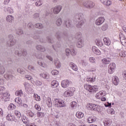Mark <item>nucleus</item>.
Masks as SVG:
<instances>
[{"label":"nucleus","instance_id":"obj_1","mask_svg":"<svg viewBox=\"0 0 126 126\" xmlns=\"http://www.w3.org/2000/svg\"><path fill=\"white\" fill-rule=\"evenodd\" d=\"M75 17L79 20L78 24H77L76 27L77 28H81L85 23V19L83 17V14L82 13H77L76 14Z\"/></svg>","mask_w":126,"mask_h":126},{"label":"nucleus","instance_id":"obj_2","mask_svg":"<svg viewBox=\"0 0 126 126\" xmlns=\"http://www.w3.org/2000/svg\"><path fill=\"white\" fill-rule=\"evenodd\" d=\"M84 88L90 92L91 93H96V91H98V86H91L90 85L85 84Z\"/></svg>","mask_w":126,"mask_h":126},{"label":"nucleus","instance_id":"obj_3","mask_svg":"<svg viewBox=\"0 0 126 126\" xmlns=\"http://www.w3.org/2000/svg\"><path fill=\"white\" fill-rule=\"evenodd\" d=\"M24 86L26 92L28 93V94H32L34 92L33 85L29 84L28 82H25Z\"/></svg>","mask_w":126,"mask_h":126},{"label":"nucleus","instance_id":"obj_4","mask_svg":"<svg viewBox=\"0 0 126 126\" xmlns=\"http://www.w3.org/2000/svg\"><path fill=\"white\" fill-rule=\"evenodd\" d=\"M10 95L9 92L0 93V101L4 100L5 102L9 101V99H10Z\"/></svg>","mask_w":126,"mask_h":126},{"label":"nucleus","instance_id":"obj_5","mask_svg":"<svg viewBox=\"0 0 126 126\" xmlns=\"http://www.w3.org/2000/svg\"><path fill=\"white\" fill-rule=\"evenodd\" d=\"M36 58L39 59L37 61V63L40 65V66H42V67H46L47 66V64H46V63H45L43 61H41V60H44L45 58L44 55L39 54L36 56Z\"/></svg>","mask_w":126,"mask_h":126},{"label":"nucleus","instance_id":"obj_6","mask_svg":"<svg viewBox=\"0 0 126 126\" xmlns=\"http://www.w3.org/2000/svg\"><path fill=\"white\" fill-rule=\"evenodd\" d=\"M54 104L56 107H59L60 108L65 107V104L63 100L59 99H54Z\"/></svg>","mask_w":126,"mask_h":126},{"label":"nucleus","instance_id":"obj_7","mask_svg":"<svg viewBox=\"0 0 126 126\" xmlns=\"http://www.w3.org/2000/svg\"><path fill=\"white\" fill-rule=\"evenodd\" d=\"M63 9V6L62 5H56L55 7L52 8V10L54 13V14H59L60 12Z\"/></svg>","mask_w":126,"mask_h":126},{"label":"nucleus","instance_id":"obj_8","mask_svg":"<svg viewBox=\"0 0 126 126\" xmlns=\"http://www.w3.org/2000/svg\"><path fill=\"white\" fill-rule=\"evenodd\" d=\"M87 107L88 110H93L94 111L99 110V105L93 103H88Z\"/></svg>","mask_w":126,"mask_h":126},{"label":"nucleus","instance_id":"obj_9","mask_svg":"<svg viewBox=\"0 0 126 126\" xmlns=\"http://www.w3.org/2000/svg\"><path fill=\"white\" fill-rule=\"evenodd\" d=\"M8 38L9 40L7 42L8 47H12V46L15 45V40L13 39V36L12 35H9Z\"/></svg>","mask_w":126,"mask_h":126},{"label":"nucleus","instance_id":"obj_10","mask_svg":"<svg viewBox=\"0 0 126 126\" xmlns=\"http://www.w3.org/2000/svg\"><path fill=\"white\" fill-rule=\"evenodd\" d=\"M95 97L97 99H101V101H106V97H105V95L102 91L97 93L95 95Z\"/></svg>","mask_w":126,"mask_h":126},{"label":"nucleus","instance_id":"obj_11","mask_svg":"<svg viewBox=\"0 0 126 126\" xmlns=\"http://www.w3.org/2000/svg\"><path fill=\"white\" fill-rule=\"evenodd\" d=\"M104 22H105V18L104 17H99L95 20V24L96 25L99 26L102 25Z\"/></svg>","mask_w":126,"mask_h":126},{"label":"nucleus","instance_id":"obj_12","mask_svg":"<svg viewBox=\"0 0 126 126\" xmlns=\"http://www.w3.org/2000/svg\"><path fill=\"white\" fill-rule=\"evenodd\" d=\"M119 39L123 46H124V47H126V38L125 36V35H124V34H123L122 33H120L119 34Z\"/></svg>","mask_w":126,"mask_h":126},{"label":"nucleus","instance_id":"obj_13","mask_svg":"<svg viewBox=\"0 0 126 126\" xmlns=\"http://www.w3.org/2000/svg\"><path fill=\"white\" fill-rule=\"evenodd\" d=\"M116 68V63H112L108 65V73L112 74L115 71Z\"/></svg>","mask_w":126,"mask_h":126},{"label":"nucleus","instance_id":"obj_14","mask_svg":"<svg viewBox=\"0 0 126 126\" xmlns=\"http://www.w3.org/2000/svg\"><path fill=\"white\" fill-rule=\"evenodd\" d=\"M70 83H71V82L69 81V80H64L62 81L61 85L63 88H66L68 87V86H69V84H70Z\"/></svg>","mask_w":126,"mask_h":126},{"label":"nucleus","instance_id":"obj_15","mask_svg":"<svg viewBox=\"0 0 126 126\" xmlns=\"http://www.w3.org/2000/svg\"><path fill=\"white\" fill-rule=\"evenodd\" d=\"M77 47L78 48H82V47H84V41L82 39H79L78 40L77 42Z\"/></svg>","mask_w":126,"mask_h":126},{"label":"nucleus","instance_id":"obj_16","mask_svg":"<svg viewBox=\"0 0 126 126\" xmlns=\"http://www.w3.org/2000/svg\"><path fill=\"white\" fill-rule=\"evenodd\" d=\"M63 95L65 97H71L73 95V92L71 91L67 90L64 92Z\"/></svg>","mask_w":126,"mask_h":126},{"label":"nucleus","instance_id":"obj_17","mask_svg":"<svg viewBox=\"0 0 126 126\" xmlns=\"http://www.w3.org/2000/svg\"><path fill=\"white\" fill-rule=\"evenodd\" d=\"M92 51L94 54H95V55H101V51H100V50L95 46H93L92 47Z\"/></svg>","mask_w":126,"mask_h":126},{"label":"nucleus","instance_id":"obj_18","mask_svg":"<svg viewBox=\"0 0 126 126\" xmlns=\"http://www.w3.org/2000/svg\"><path fill=\"white\" fill-rule=\"evenodd\" d=\"M119 82H120V81L119 80V78L118 77L115 76L113 77L112 78V83L115 85H118L119 84Z\"/></svg>","mask_w":126,"mask_h":126},{"label":"nucleus","instance_id":"obj_19","mask_svg":"<svg viewBox=\"0 0 126 126\" xmlns=\"http://www.w3.org/2000/svg\"><path fill=\"white\" fill-rule=\"evenodd\" d=\"M111 59L109 58H104L102 60V63L103 64H109L111 63Z\"/></svg>","mask_w":126,"mask_h":126},{"label":"nucleus","instance_id":"obj_20","mask_svg":"<svg viewBox=\"0 0 126 126\" xmlns=\"http://www.w3.org/2000/svg\"><path fill=\"white\" fill-rule=\"evenodd\" d=\"M69 65L70 67L73 69V70H74L75 71H77V70H78L77 66L74 63L71 62L69 63Z\"/></svg>","mask_w":126,"mask_h":126},{"label":"nucleus","instance_id":"obj_21","mask_svg":"<svg viewBox=\"0 0 126 126\" xmlns=\"http://www.w3.org/2000/svg\"><path fill=\"white\" fill-rule=\"evenodd\" d=\"M36 50H37L38 51H40V52H45L46 51V49L45 48V47L42 45H37L36 46Z\"/></svg>","mask_w":126,"mask_h":126},{"label":"nucleus","instance_id":"obj_22","mask_svg":"<svg viewBox=\"0 0 126 126\" xmlns=\"http://www.w3.org/2000/svg\"><path fill=\"white\" fill-rule=\"evenodd\" d=\"M40 77L42 78H44L45 79H49L50 77V75L48 74V73H42L39 74Z\"/></svg>","mask_w":126,"mask_h":126},{"label":"nucleus","instance_id":"obj_23","mask_svg":"<svg viewBox=\"0 0 126 126\" xmlns=\"http://www.w3.org/2000/svg\"><path fill=\"white\" fill-rule=\"evenodd\" d=\"M103 40L104 45H106V46H110L111 45V40L109 38L105 37Z\"/></svg>","mask_w":126,"mask_h":126},{"label":"nucleus","instance_id":"obj_24","mask_svg":"<svg viewBox=\"0 0 126 126\" xmlns=\"http://www.w3.org/2000/svg\"><path fill=\"white\" fill-rule=\"evenodd\" d=\"M103 124L105 126H111V124H112V120L110 119H106L104 121H103Z\"/></svg>","mask_w":126,"mask_h":126},{"label":"nucleus","instance_id":"obj_25","mask_svg":"<svg viewBox=\"0 0 126 126\" xmlns=\"http://www.w3.org/2000/svg\"><path fill=\"white\" fill-rule=\"evenodd\" d=\"M59 82L56 80H54L51 82L52 87L53 88H56L57 87H59Z\"/></svg>","mask_w":126,"mask_h":126},{"label":"nucleus","instance_id":"obj_26","mask_svg":"<svg viewBox=\"0 0 126 126\" xmlns=\"http://www.w3.org/2000/svg\"><path fill=\"white\" fill-rule=\"evenodd\" d=\"M54 63L57 68H60V67L62 66V64H61V62H60V60H59V59H56L54 61Z\"/></svg>","mask_w":126,"mask_h":126},{"label":"nucleus","instance_id":"obj_27","mask_svg":"<svg viewBox=\"0 0 126 126\" xmlns=\"http://www.w3.org/2000/svg\"><path fill=\"white\" fill-rule=\"evenodd\" d=\"M88 123H89L90 124H91L92 123H94V122H96V118L92 116L90 117L87 119Z\"/></svg>","mask_w":126,"mask_h":126},{"label":"nucleus","instance_id":"obj_28","mask_svg":"<svg viewBox=\"0 0 126 126\" xmlns=\"http://www.w3.org/2000/svg\"><path fill=\"white\" fill-rule=\"evenodd\" d=\"M4 77L6 79H11L13 76L10 72H7L4 74Z\"/></svg>","mask_w":126,"mask_h":126},{"label":"nucleus","instance_id":"obj_29","mask_svg":"<svg viewBox=\"0 0 126 126\" xmlns=\"http://www.w3.org/2000/svg\"><path fill=\"white\" fill-rule=\"evenodd\" d=\"M6 119L7 121H9V122H12L13 121V116L11 114H8L6 116Z\"/></svg>","mask_w":126,"mask_h":126},{"label":"nucleus","instance_id":"obj_30","mask_svg":"<svg viewBox=\"0 0 126 126\" xmlns=\"http://www.w3.org/2000/svg\"><path fill=\"white\" fill-rule=\"evenodd\" d=\"M76 117L78 119H81L84 117V114L81 112H77L76 113Z\"/></svg>","mask_w":126,"mask_h":126},{"label":"nucleus","instance_id":"obj_31","mask_svg":"<svg viewBox=\"0 0 126 126\" xmlns=\"http://www.w3.org/2000/svg\"><path fill=\"white\" fill-rule=\"evenodd\" d=\"M97 46H98V47H102L103 46V42H102V40L100 39H96L95 41Z\"/></svg>","mask_w":126,"mask_h":126},{"label":"nucleus","instance_id":"obj_32","mask_svg":"<svg viewBox=\"0 0 126 126\" xmlns=\"http://www.w3.org/2000/svg\"><path fill=\"white\" fill-rule=\"evenodd\" d=\"M15 95L17 97H21L23 96V92L22 90L17 91L15 92Z\"/></svg>","mask_w":126,"mask_h":126},{"label":"nucleus","instance_id":"obj_33","mask_svg":"<svg viewBox=\"0 0 126 126\" xmlns=\"http://www.w3.org/2000/svg\"><path fill=\"white\" fill-rule=\"evenodd\" d=\"M63 23V20L61 18H59L56 20V24L57 26H61Z\"/></svg>","mask_w":126,"mask_h":126},{"label":"nucleus","instance_id":"obj_34","mask_svg":"<svg viewBox=\"0 0 126 126\" xmlns=\"http://www.w3.org/2000/svg\"><path fill=\"white\" fill-rule=\"evenodd\" d=\"M118 50L120 51V53H119V55L122 58H126V51H121L120 49H118Z\"/></svg>","mask_w":126,"mask_h":126},{"label":"nucleus","instance_id":"obj_35","mask_svg":"<svg viewBox=\"0 0 126 126\" xmlns=\"http://www.w3.org/2000/svg\"><path fill=\"white\" fill-rule=\"evenodd\" d=\"M90 2V1H85L83 2V5L85 6V7H86V8H90L91 7V6L89 5Z\"/></svg>","mask_w":126,"mask_h":126},{"label":"nucleus","instance_id":"obj_36","mask_svg":"<svg viewBox=\"0 0 126 126\" xmlns=\"http://www.w3.org/2000/svg\"><path fill=\"white\" fill-rule=\"evenodd\" d=\"M81 36H82V33L80 32H78L75 34V38L77 40H79V39H81Z\"/></svg>","mask_w":126,"mask_h":126},{"label":"nucleus","instance_id":"obj_37","mask_svg":"<svg viewBox=\"0 0 126 126\" xmlns=\"http://www.w3.org/2000/svg\"><path fill=\"white\" fill-rule=\"evenodd\" d=\"M108 28H109V25L107 23H105L101 27V30L102 31H106Z\"/></svg>","mask_w":126,"mask_h":126},{"label":"nucleus","instance_id":"obj_38","mask_svg":"<svg viewBox=\"0 0 126 126\" xmlns=\"http://www.w3.org/2000/svg\"><path fill=\"white\" fill-rule=\"evenodd\" d=\"M14 18L13 16H11V15H8L7 17H6V20L8 22H9L10 23H11V22H12V20H13Z\"/></svg>","mask_w":126,"mask_h":126},{"label":"nucleus","instance_id":"obj_39","mask_svg":"<svg viewBox=\"0 0 126 126\" xmlns=\"http://www.w3.org/2000/svg\"><path fill=\"white\" fill-rule=\"evenodd\" d=\"M43 3H44L43 0H39L35 2V5H36V6H41Z\"/></svg>","mask_w":126,"mask_h":126},{"label":"nucleus","instance_id":"obj_40","mask_svg":"<svg viewBox=\"0 0 126 126\" xmlns=\"http://www.w3.org/2000/svg\"><path fill=\"white\" fill-rule=\"evenodd\" d=\"M96 80V77H88L87 78V81L90 82H94Z\"/></svg>","mask_w":126,"mask_h":126},{"label":"nucleus","instance_id":"obj_41","mask_svg":"<svg viewBox=\"0 0 126 126\" xmlns=\"http://www.w3.org/2000/svg\"><path fill=\"white\" fill-rule=\"evenodd\" d=\"M34 27H35V28H38V29H42L44 28V26L41 23H38L34 25Z\"/></svg>","mask_w":126,"mask_h":126},{"label":"nucleus","instance_id":"obj_42","mask_svg":"<svg viewBox=\"0 0 126 126\" xmlns=\"http://www.w3.org/2000/svg\"><path fill=\"white\" fill-rule=\"evenodd\" d=\"M77 106V103L75 101H72L70 103V107L72 109H74V108H76Z\"/></svg>","mask_w":126,"mask_h":126},{"label":"nucleus","instance_id":"obj_43","mask_svg":"<svg viewBox=\"0 0 126 126\" xmlns=\"http://www.w3.org/2000/svg\"><path fill=\"white\" fill-rule=\"evenodd\" d=\"M66 26L67 27V28H69V27H71L72 25H71V21L68 20L66 21L65 23Z\"/></svg>","mask_w":126,"mask_h":126},{"label":"nucleus","instance_id":"obj_44","mask_svg":"<svg viewBox=\"0 0 126 126\" xmlns=\"http://www.w3.org/2000/svg\"><path fill=\"white\" fill-rule=\"evenodd\" d=\"M70 54L71 56H76V54H77V52L76 51H75V49L74 48H71L70 49Z\"/></svg>","mask_w":126,"mask_h":126},{"label":"nucleus","instance_id":"obj_45","mask_svg":"<svg viewBox=\"0 0 126 126\" xmlns=\"http://www.w3.org/2000/svg\"><path fill=\"white\" fill-rule=\"evenodd\" d=\"M37 116L39 118H43V117H45V113L43 112H37Z\"/></svg>","mask_w":126,"mask_h":126},{"label":"nucleus","instance_id":"obj_46","mask_svg":"<svg viewBox=\"0 0 126 126\" xmlns=\"http://www.w3.org/2000/svg\"><path fill=\"white\" fill-rule=\"evenodd\" d=\"M15 108H16V106L14 104L10 103L8 107V110H14Z\"/></svg>","mask_w":126,"mask_h":126},{"label":"nucleus","instance_id":"obj_47","mask_svg":"<svg viewBox=\"0 0 126 126\" xmlns=\"http://www.w3.org/2000/svg\"><path fill=\"white\" fill-rule=\"evenodd\" d=\"M47 41L49 44H54L55 43V41L49 36L47 37Z\"/></svg>","mask_w":126,"mask_h":126},{"label":"nucleus","instance_id":"obj_48","mask_svg":"<svg viewBox=\"0 0 126 126\" xmlns=\"http://www.w3.org/2000/svg\"><path fill=\"white\" fill-rule=\"evenodd\" d=\"M22 121L24 123V124H27L29 121L28 118H26L25 116H22Z\"/></svg>","mask_w":126,"mask_h":126},{"label":"nucleus","instance_id":"obj_49","mask_svg":"<svg viewBox=\"0 0 126 126\" xmlns=\"http://www.w3.org/2000/svg\"><path fill=\"white\" fill-rule=\"evenodd\" d=\"M16 34L17 35H22L23 34V31L21 29H18L16 30Z\"/></svg>","mask_w":126,"mask_h":126},{"label":"nucleus","instance_id":"obj_50","mask_svg":"<svg viewBox=\"0 0 126 126\" xmlns=\"http://www.w3.org/2000/svg\"><path fill=\"white\" fill-rule=\"evenodd\" d=\"M46 102L48 107H52V100L50 98H48Z\"/></svg>","mask_w":126,"mask_h":126},{"label":"nucleus","instance_id":"obj_51","mask_svg":"<svg viewBox=\"0 0 126 126\" xmlns=\"http://www.w3.org/2000/svg\"><path fill=\"white\" fill-rule=\"evenodd\" d=\"M15 115H16L17 118H21V113H20V112L18 111H14Z\"/></svg>","mask_w":126,"mask_h":126},{"label":"nucleus","instance_id":"obj_52","mask_svg":"<svg viewBox=\"0 0 126 126\" xmlns=\"http://www.w3.org/2000/svg\"><path fill=\"white\" fill-rule=\"evenodd\" d=\"M21 55L24 56V57H26L27 56V51L25 50H21Z\"/></svg>","mask_w":126,"mask_h":126},{"label":"nucleus","instance_id":"obj_53","mask_svg":"<svg viewBox=\"0 0 126 126\" xmlns=\"http://www.w3.org/2000/svg\"><path fill=\"white\" fill-rule=\"evenodd\" d=\"M65 55L67 57H69L70 55V49L69 48H66L65 50Z\"/></svg>","mask_w":126,"mask_h":126},{"label":"nucleus","instance_id":"obj_54","mask_svg":"<svg viewBox=\"0 0 126 126\" xmlns=\"http://www.w3.org/2000/svg\"><path fill=\"white\" fill-rule=\"evenodd\" d=\"M33 98H34L36 101H40V100H41L40 98V96L38 95V94H34Z\"/></svg>","mask_w":126,"mask_h":126},{"label":"nucleus","instance_id":"obj_55","mask_svg":"<svg viewBox=\"0 0 126 126\" xmlns=\"http://www.w3.org/2000/svg\"><path fill=\"white\" fill-rule=\"evenodd\" d=\"M17 72L21 74H24L25 71L22 68H19L17 69Z\"/></svg>","mask_w":126,"mask_h":126},{"label":"nucleus","instance_id":"obj_56","mask_svg":"<svg viewBox=\"0 0 126 126\" xmlns=\"http://www.w3.org/2000/svg\"><path fill=\"white\" fill-rule=\"evenodd\" d=\"M90 62L92 63H96V59L94 57H91L89 59Z\"/></svg>","mask_w":126,"mask_h":126},{"label":"nucleus","instance_id":"obj_57","mask_svg":"<svg viewBox=\"0 0 126 126\" xmlns=\"http://www.w3.org/2000/svg\"><path fill=\"white\" fill-rule=\"evenodd\" d=\"M51 73L52 75H58V74H59V71L57 70H53L51 71Z\"/></svg>","mask_w":126,"mask_h":126},{"label":"nucleus","instance_id":"obj_58","mask_svg":"<svg viewBox=\"0 0 126 126\" xmlns=\"http://www.w3.org/2000/svg\"><path fill=\"white\" fill-rule=\"evenodd\" d=\"M28 68L29 70H31V71H34V70H35V67L31 65H29Z\"/></svg>","mask_w":126,"mask_h":126},{"label":"nucleus","instance_id":"obj_59","mask_svg":"<svg viewBox=\"0 0 126 126\" xmlns=\"http://www.w3.org/2000/svg\"><path fill=\"white\" fill-rule=\"evenodd\" d=\"M15 102L18 103V104H21L22 103V100L20 98H17L15 99Z\"/></svg>","mask_w":126,"mask_h":126},{"label":"nucleus","instance_id":"obj_60","mask_svg":"<svg viewBox=\"0 0 126 126\" xmlns=\"http://www.w3.org/2000/svg\"><path fill=\"white\" fill-rule=\"evenodd\" d=\"M5 71V69H4V67H0V74H3Z\"/></svg>","mask_w":126,"mask_h":126},{"label":"nucleus","instance_id":"obj_61","mask_svg":"<svg viewBox=\"0 0 126 126\" xmlns=\"http://www.w3.org/2000/svg\"><path fill=\"white\" fill-rule=\"evenodd\" d=\"M112 4V1L110 0H106V2H105V4H104V5H106V6H110Z\"/></svg>","mask_w":126,"mask_h":126},{"label":"nucleus","instance_id":"obj_62","mask_svg":"<svg viewBox=\"0 0 126 126\" xmlns=\"http://www.w3.org/2000/svg\"><path fill=\"white\" fill-rule=\"evenodd\" d=\"M33 18H34L35 20L39 19V14L35 13L33 16Z\"/></svg>","mask_w":126,"mask_h":126},{"label":"nucleus","instance_id":"obj_63","mask_svg":"<svg viewBox=\"0 0 126 126\" xmlns=\"http://www.w3.org/2000/svg\"><path fill=\"white\" fill-rule=\"evenodd\" d=\"M34 108L37 111H41V106H40V105H39L38 104H35L34 106Z\"/></svg>","mask_w":126,"mask_h":126},{"label":"nucleus","instance_id":"obj_64","mask_svg":"<svg viewBox=\"0 0 126 126\" xmlns=\"http://www.w3.org/2000/svg\"><path fill=\"white\" fill-rule=\"evenodd\" d=\"M7 11L10 14L13 13V9H12V8H11V7H8L7 8Z\"/></svg>","mask_w":126,"mask_h":126}]
</instances>
